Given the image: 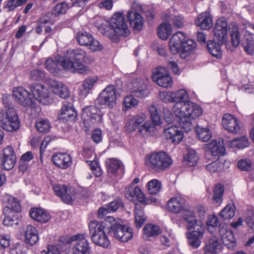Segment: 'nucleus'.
<instances>
[{"mask_svg": "<svg viewBox=\"0 0 254 254\" xmlns=\"http://www.w3.org/2000/svg\"><path fill=\"white\" fill-rule=\"evenodd\" d=\"M173 112L178 123L186 131L193 128L192 121L201 116L203 114L202 108L189 99L188 92L184 89L178 90L173 93Z\"/></svg>", "mask_w": 254, "mask_h": 254, "instance_id": "f257e3e1", "label": "nucleus"}, {"mask_svg": "<svg viewBox=\"0 0 254 254\" xmlns=\"http://www.w3.org/2000/svg\"><path fill=\"white\" fill-rule=\"evenodd\" d=\"M86 56V53L80 49L69 50L64 57L58 56L54 58L48 59L45 62L47 70L53 74H57L61 65L64 70L72 73L77 72L85 74L90 69L82 63Z\"/></svg>", "mask_w": 254, "mask_h": 254, "instance_id": "f03ea898", "label": "nucleus"}, {"mask_svg": "<svg viewBox=\"0 0 254 254\" xmlns=\"http://www.w3.org/2000/svg\"><path fill=\"white\" fill-rule=\"evenodd\" d=\"M232 45L238 47L241 42L245 51L250 55L254 53V25L250 22L243 24L239 29L236 25H233L230 29Z\"/></svg>", "mask_w": 254, "mask_h": 254, "instance_id": "7ed1b4c3", "label": "nucleus"}, {"mask_svg": "<svg viewBox=\"0 0 254 254\" xmlns=\"http://www.w3.org/2000/svg\"><path fill=\"white\" fill-rule=\"evenodd\" d=\"M184 220L187 223L186 236L189 244L193 248H198L201 244L205 231V226L201 220L196 219V215L192 211L183 214Z\"/></svg>", "mask_w": 254, "mask_h": 254, "instance_id": "20e7f679", "label": "nucleus"}, {"mask_svg": "<svg viewBox=\"0 0 254 254\" xmlns=\"http://www.w3.org/2000/svg\"><path fill=\"white\" fill-rule=\"evenodd\" d=\"M196 44L189 38L183 32H178L173 35L169 41V50L173 54H180L182 58L185 59L195 49Z\"/></svg>", "mask_w": 254, "mask_h": 254, "instance_id": "39448f33", "label": "nucleus"}, {"mask_svg": "<svg viewBox=\"0 0 254 254\" xmlns=\"http://www.w3.org/2000/svg\"><path fill=\"white\" fill-rule=\"evenodd\" d=\"M107 221L110 224L109 234L111 236L122 242H127L132 239V229L127 225H122L121 219L108 216Z\"/></svg>", "mask_w": 254, "mask_h": 254, "instance_id": "423d86ee", "label": "nucleus"}, {"mask_svg": "<svg viewBox=\"0 0 254 254\" xmlns=\"http://www.w3.org/2000/svg\"><path fill=\"white\" fill-rule=\"evenodd\" d=\"M172 163L171 157L164 152L151 154L146 161V165L150 170L159 172L169 168Z\"/></svg>", "mask_w": 254, "mask_h": 254, "instance_id": "0eeeda50", "label": "nucleus"}, {"mask_svg": "<svg viewBox=\"0 0 254 254\" xmlns=\"http://www.w3.org/2000/svg\"><path fill=\"white\" fill-rule=\"evenodd\" d=\"M20 126V121L13 108H5L0 111V127L3 129L9 132L15 131Z\"/></svg>", "mask_w": 254, "mask_h": 254, "instance_id": "6e6552de", "label": "nucleus"}, {"mask_svg": "<svg viewBox=\"0 0 254 254\" xmlns=\"http://www.w3.org/2000/svg\"><path fill=\"white\" fill-rule=\"evenodd\" d=\"M111 30L115 33L114 34H109L105 32L109 37L114 42L118 41L119 36H127L129 31L125 22V17L122 12H116L111 18L109 21Z\"/></svg>", "mask_w": 254, "mask_h": 254, "instance_id": "1a4fd4ad", "label": "nucleus"}, {"mask_svg": "<svg viewBox=\"0 0 254 254\" xmlns=\"http://www.w3.org/2000/svg\"><path fill=\"white\" fill-rule=\"evenodd\" d=\"M148 110L153 124L146 122L139 127L138 132L144 137L156 134L158 132L157 126L161 124L160 116L157 108L154 105H151L148 107Z\"/></svg>", "mask_w": 254, "mask_h": 254, "instance_id": "9d476101", "label": "nucleus"}, {"mask_svg": "<svg viewBox=\"0 0 254 254\" xmlns=\"http://www.w3.org/2000/svg\"><path fill=\"white\" fill-rule=\"evenodd\" d=\"M30 92L33 98V104L36 101L44 105H48L53 102L48 89L42 84H35L31 85Z\"/></svg>", "mask_w": 254, "mask_h": 254, "instance_id": "9b49d317", "label": "nucleus"}, {"mask_svg": "<svg viewBox=\"0 0 254 254\" xmlns=\"http://www.w3.org/2000/svg\"><path fill=\"white\" fill-rule=\"evenodd\" d=\"M74 242L72 247L73 254H90V247L86 236L82 234H77L71 236L69 243Z\"/></svg>", "mask_w": 254, "mask_h": 254, "instance_id": "f8f14e48", "label": "nucleus"}, {"mask_svg": "<svg viewBox=\"0 0 254 254\" xmlns=\"http://www.w3.org/2000/svg\"><path fill=\"white\" fill-rule=\"evenodd\" d=\"M116 94L113 85L107 86L99 95L97 103L101 105L113 108L116 104Z\"/></svg>", "mask_w": 254, "mask_h": 254, "instance_id": "ddd939ff", "label": "nucleus"}, {"mask_svg": "<svg viewBox=\"0 0 254 254\" xmlns=\"http://www.w3.org/2000/svg\"><path fill=\"white\" fill-rule=\"evenodd\" d=\"M153 81L162 87L169 88L173 84V79L165 67L159 66L152 74Z\"/></svg>", "mask_w": 254, "mask_h": 254, "instance_id": "4468645a", "label": "nucleus"}, {"mask_svg": "<svg viewBox=\"0 0 254 254\" xmlns=\"http://www.w3.org/2000/svg\"><path fill=\"white\" fill-rule=\"evenodd\" d=\"M222 125L225 130L233 134L239 133L242 128V122L237 118L230 114L224 115Z\"/></svg>", "mask_w": 254, "mask_h": 254, "instance_id": "2eb2a0df", "label": "nucleus"}, {"mask_svg": "<svg viewBox=\"0 0 254 254\" xmlns=\"http://www.w3.org/2000/svg\"><path fill=\"white\" fill-rule=\"evenodd\" d=\"M15 101L24 107H30L33 105V98L31 93L22 87L15 88L13 90Z\"/></svg>", "mask_w": 254, "mask_h": 254, "instance_id": "dca6fc26", "label": "nucleus"}, {"mask_svg": "<svg viewBox=\"0 0 254 254\" xmlns=\"http://www.w3.org/2000/svg\"><path fill=\"white\" fill-rule=\"evenodd\" d=\"M227 27L226 20L221 18L217 20L213 29L215 38L221 44H226L228 41Z\"/></svg>", "mask_w": 254, "mask_h": 254, "instance_id": "f3484780", "label": "nucleus"}, {"mask_svg": "<svg viewBox=\"0 0 254 254\" xmlns=\"http://www.w3.org/2000/svg\"><path fill=\"white\" fill-rule=\"evenodd\" d=\"M147 79H136L128 85V88L136 97L140 98H145L149 94L147 90Z\"/></svg>", "mask_w": 254, "mask_h": 254, "instance_id": "a211bd4d", "label": "nucleus"}, {"mask_svg": "<svg viewBox=\"0 0 254 254\" xmlns=\"http://www.w3.org/2000/svg\"><path fill=\"white\" fill-rule=\"evenodd\" d=\"M205 156L210 159V156L215 157L220 155L224 156L226 153V149L223 142L220 140H212L205 146Z\"/></svg>", "mask_w": 254, "mask_h": 254, "instance_id": "6ab92c4d", "label": "nucleus"}, {"mask_svg": "<svg viewBox=\"0 0 254 254\" xmlns=\"http://www.w3.org/2000/svg\"><path fill=\"white\" fill-rule=\"evenodd\" d=\"M167 208L171 212L175 214L182 213V215L186 210H188L186 200L181 196H175L170 199L167 202Z\"/></svg>", "mask_w": 254, "mask_h": 254, "instance_id": "aec40b11", "label": "nucleus"}, {"mask_svg": "<svg viewBox=\"0 0 254 254\" xmlns=\"http://www.w3.org/2000/svg\"><path fill=\"white\" fill-rule=\"evenodd\" d=\"M81 117L85 123L95 124L100 122L102 117L99 110L94 106L86 107L82 109Z\"/></svg>", "mask_w": 254, "mask_h": 254, "instance_id": "412c9836", "label": "nucleus"}, {"mask_svg": "<svg viewBox=\"0 0 254 254\" xmlns=\"http://www.w3.org/2000/svg\"><path fill=\"white\" fill-rule=\"evenodd\" d=\"M164 134L167 139L174 144L181 142L184 137L183 131L176 126L166 125L164 127Z\"/></svg>", "mask_w": 254, "mask_h": 254, "instance_id": "4be33fe9", "label": "nucleus"}, {"mask_svg": "<svg viewBox=\"0 0 254 254\" xmlns=\"http://www.w3.org/2000/svg\"><path fill=\"white\" fill-rule=\"evenodd\" d=\"M16 160V155L13 148L7 146L3 150L2 156L0 159V164L2 168L6 170L12 169Z\"/></svg>", "mask_w": 254, "mask_h": 254, "instance_id": "5701e85b", "label": "nucleus"}, {"mask_svg": "<svg viewBox=\"0 0 254 254\" xmlns=\"http://www.w3.org/2000/svg\"><path fill=\"white\" fill-rule=\"evenodd\" d=\"M145 114L140 113L128 118L125 125V129L128 133L134 131L146 120Z\"/></svg>", "mask_w": 254, "mask_h": 254, "instance_id": "b1692460", "label": "nucleus"}, {"mask_svg": "<svg viewBox=\"0 0 254 254\" xmlns=\"http://www.w3.org/2000/svg\"><path fill=\"white\" fill-rule=\"evenodd\" d=\"M53 189L56 194L60 197L65 203H70L75 199L71 190L64 185H55L53 186Z\"/></svg>", "mask_w": 254, "mask_h": 254, "instance_id": "393cba45", "label": "nucleus"}, {"mask_svg": "<svg viewBox=\"0 0 254 254\" xmlns=\"http://www.w3.org/2000/svg\"><path fill=\"white\" fill-rule=\"evenodd\" d=\"M89 229L91 236L106 232L110 229V224L107 221V217L104 222H99L93 220L89 224Z\"/></svg>", "mask_w": 254, "mask_h": 254, "instance_id": "a878e982", "label": "nucleus"}, {"mask_svg": "<svg viewBox=\"0 0 254 254\" xmlns=\"http://www.w3.org/2000/svg\"><path fill=\"white\" fill-rule=\"evenodd\" d=\"M125 196L129 200H133L136 197L138 201L144 204H147L144 195L141 189L138 187L129 186L125 190Z\"/></svg>", "mask_w": 254, "mask_h": 254, "instance_id": "bb28decb", "label": "nucleus"}, {"mask_svg": "<svg viewBox=\"0 0 254 254\" xmlns=\"http://www.w3.org/2000/svg\"><path fill=\"white\" fill-rule=\"evenodd\" d=\"M50 90L55 94L63 98L69 96V91L67 87L58 81L52 80L49 83Z\"/></svg>", "mask_w": 254, "mask_h": 254, "instance_id": "cd10ccee", "label": "nucleus"}, {"mask_svg": "<svg viewBox=\"0 0 254 254\" xmlns=\"http://www.w3.org/2000/svg\"><path fill=\"white\" fill-rule=\"evenodd\" d=\"M52 160L55 165L59 168L65 169L71 164V159L67 153H57L53 155Z\"/></svg>", "mask_w": 254, "mask_h": 254, "instance_id": "c85d7f7f", "label": "nucleus"}, {"mask_svg": "<svg viewBox=\"0 0 254 254\" xmlns=\"http://www.w3.org/2000/svg\"><path fill=\"white\" fill-rule=\"evenodd\" d=\"M76 117V113L71 104H64L58 116L61 122H64L68 121H74Z\"/></svg>", "mask_w": 254, "mask_h": 254, "instance_id": "c756f323", "label": "nucleus"}, {"mask_svg": "<svg viewBox=\"0 0 254 254\" xmlns=\"http://www.w3.org/2000/svg\"><path fill=\"white\" fill-rule=\"evenodd\" d=\"M196 26L202 30H209L213 25L212 18L208 12H202L199 14L195 20Z\"/></svg>", "mask_w": 254, "mask_h": 254, "instance_id": "7c9ffc66", "label": "nucleus"}, {"mask_svg": "<svg viewBox=\"0 0 254 254\" xmlns=\"http://www.w3.org/2000/svg\"><path fill=\"white\" fill-rule=\"evenodd\" d=\"M39 236L36 228L28 225L24 232V242L26 244L33 246L39 241Z\"/></svg>", "mask_w": 254, "mask_h": 254, "instance_id": "2f4dec72", "label": "nucleus"}, {"mask_svg": "<svg viewBox=\"0 0 254 254\" xmlns=\"http://www.w3.org/2000/svg\"><path fill=\"white\" fill-rule=\"evenodd\" d=\"M31 218L41 223H46L51 219L50 214L41 208H33L30 211Z\"/></svg>", "mask_w": 254, "mask_h": 254, "instance_id": "473e14b6", "label": "nucleus"}, {"mask_svg": "<svg viewBox=\"0 0 254 254\" xmlns=\"http://www.w3.org/2000/svg\"><path fill=\"white\" fill-rule=\"evenodd\" d=\"M98 81L97 76H90L86 78L83 82L81 88L79 90V95L81 98L85 97L89 93V91L93 87Z\"/></svg>", "mask_w": 254, "mask_h": 254, "instance_id": "72a5a7b5", "label": "nucleus"}, {"mask_svg": "<svg viewBox=\"0 0 254 254\" xmlns=\"http://www.w3.org/2000/svg\"><path fill=\"white\" fill-rule=\"evenodd\" d=\"M219 235L223 244L229 248L234 247L235 243V238L233 232L227 229V227L223 226L219 228Z\"/></svg>", "mask_w": 254, "mask_h": 254, "instance_id": "f704fd0d", "label": "nucleus"}, {"mask_svg": "<svg viewBox=\"0 0 254 254\" xmlns=\"http://www.w3.org/2000/svg\"><path fill=\"white\" fill-rule=\"evenodd\" d=\"M127 18L130 26L137 30H140L143 25V19L142 16L135 11H129Z\"/></svg>", "mask_w": 254, "mask_h": 254, "instance_id": "c9c22d12", "label": "nucleus"}, {"mask_svg": "<svg viewBox=\"0 0 254 254\" xmlns=\"http://www.w3.org/2000/svg\"><path fill=\"white\" fill-rule=\"evenodd\" d=\"M161 233L160 228L151 224H146L143 228V239L145 240H149L150 238H154L157 236Z\"/></svg>", "mask_w": 254, "mask_h": 254, "instance_id": "e433bc0d", "label": "nucleus"}, {"mask_svg": "<svg viewBox=\"0 0 254 254\" xmlns=\"http://www.w3.org/2000/svg\"><path fill=\"white\" fill-rule=\"evenodd\" d=\"M199 156L196 151L192 149H188L184 157L185 163L189 166H194L197 164Z\"/></svg>", "mask_w": 254, "mask_h": 254, "instance_id": "4c0bfd02", "label": "nucleus"}, {"mask_svg": "<svg viewBox=\"0 0 254 254\" xmlns=\"http://www.w3.org/2000/svg\"><path fill=\"white\" fill-rule=\"evenodd\" d=\"M227 145L230 148L242 149L249 146V141L245 136L236 138L232 140H229Z\"/></svg>", "mask_w": 254, "mask_h": 254, "instance_id": "58836bf2", "label": "nucleus"}, {"mask_svg": "<svg viewBox=\"0 0 254 254\" xmlns=\"http://www.w3.org/2000/svg\"><path fill=\"white\" fill-rule=\"evenodd\" d=\"M91 238L94 244L103 248H108L110 245V242L106 232L91 236Z\"/></svg>", "mask_w": 254, "mask_h": 254, "instance_id": "ea45409f", "label": "nucleus"}, {"mask_svg": "<svg viewBox=\"0 0 254 254\" xmlns=\"http://www.w3.org/2000/svg\"><path fill=\"white\" fill-rule=\"evenodd\" d=\"M107 168L109 174L114 175L118 171L122 170V163L118 160L111 158L107 161Z\"/></svg>", "mask_w": 254, "mask_h": 254, "instance_id": "a19ab883", "label": "nucleus"}, {"mask_svg": "<svg viewBox=\"0 0 254 254\" xmlns=\"http://www.w3.org/2000/svg\"><path fill=\"white\" fill-rule=\"evenodd\" d=\"M3 214L5 216L3 220V224L6 226H12L14 224H17V214L12 211H9L7 208L3 209Z\"/></svg>", "mask_w": 254, "mask_h": 254, "instance_id": "79ce46f5", "label": "nucleus"}, {"mask_svg": "<svg viewBox=\"0 0 254 254\" xmlns=\"http://www.w3.org/2000/svg\"><path fill=\"white\" fill-rule=\"evenodd\" d=\"M138 100L132 95L126 96L123 102L122 110L123 111H127L132 108H135L138 106Z\"/></svg>", "mask_w": 254, "mask_h": 254, "instance_id": "37998d69", "label": "nucleus"}, {"mask_svg": "<svg viewBox=\"0 0 254 254\" xmlns=\"http://www.w3.org/2000/svg\"><path fill=\"white\" fill-rule=\"evenodd\" d=\"M172 33V26L170 24L163 23L158 28V35L162 40H166Z\"/></svg>", "mask_w": 254, "mask_h": 254, "instance_id": "c03bdc74", "label": "nucleus"}, {"mask_svg": "<svg viewBox=\"0 0 254 254\" xmlns=\"http://www.w3.org/2000/svg\"><path fill=\"white\" fill-rule=\"evenodd\" d=\"M207 49L212 56L219 58L222 55V51L219 44L214 41L210 40L208 42Z\"/></svg>", "mask_w": 254, "mask_h": 254, "instance_id": "a18cd8bd", "label": "nucleus"}, {"mask_svg": "<svg viewBox=\"0 0 254 254\" xmlns=\"http://www.w3.org/2000/svg\"><path fill=\"white\" fill-rule=\"evenodd\" d=\"M235 211L236 208L233 204H228L219 213V216L224 220H229L234 216Z\"/></svg>", "mask_w": 254, "mask_h": 254, "instance_id": "49530a36", "label": "nucleus"}, {"mask_svg": "<svg viewBox=\"0 0 254 254\" xmlns=\"http://www.w3.org/2000/svg\"><path fill=\"white\" fill-rule=\"evenodd\" d=\"M7 204L4 208H7L9 211L17 213L21 211V206L18 201L14 197L9 196L7 198Z\"/></svg>", "mask_w": 254, "mask_h": 254, "instance_id": "de8ad7c7", "label": "nucleus"}, {"mask_svg": "<svg viewBox=\"0 0 254 254\" xmlns=\"http://www.w3.org/2000/svg\"><path fill=\"white\" fill-rule=\"evenodd\" d=\"M195 130L198 137L202 141H207L211 137V133L209 128L197 126Z\"/></svg>", "mask_w": 254, "mask_h": 254, "instance_id": "09e8293b", "label": "nucleus"}, {"mask_svg": "<svg viewBox=\"0 0 254 254\" xmlns=\"http://www.w3.org/2000/svg\"><path fill=\"white\" fill-rule=\"evenodd\" d=\"M92 38V36L86 32H79L76 35L77 41L81 46H87Z\"/></svg>", "mask_w": 254, "mask_h": 254, "instance_id": "8fccbe9b", "label": "nucleus"}, {"mask_svg": "<svg viewBox=\"0 0 254 254\" xmlns=\"http://www.w3.org/2000/svg\"><path fill=\"white\" fill-rule=\"evenodd\" d=\"M222 248V245L215 237H212L208 241L205 246V250L218 251Z\"/></svg>", "mask_w": 254, "mask_h": 254, "instance_id": "3c124183", "label": "nucleus"}, {"mask_svg": "<svg viewBox=\"0 0 254 254\" xmlns=\"http://www.w3.org/2000/svg\"><path fill=\"white\" fill-rule=\"evenodd\" d=\"M134 213L136 227L140 228L144 223L146 217L142 210L137 207L134 209Z\"/></svg>", "mask_w": 254, "mask_h": 254, "instance_id": "603ef678", "label": "nucleus"}, {"mask_svg": "<svg viewBox=\"0 0 254 254\" xmlns=\"http://www.w3.org/2000/svg\"><path fill=\"white\" fill-rule=\"evenodd\" d=\"M27 0H7L5 1L3 7L8 11H13L16 7L22 5Z\"/></svg>", "mask_w": 254, "mask_h": 254, "instance_id": "864d4df0", "label": "nucleus"}, {"mask_svg": "<svg viewBox=\"0 0 254 254\" xmlns=\"http://www.w3.org/2000/svg\"><path fill=\"white\" fill-rule=\"evenodd\" d=\"M147 187L149 193L156 194L160 191L161 184L158 180L153 179L148 183Z\"/></svg>", "mask_w": 254, "mask_h": 254, "instance_id": "5fc2aeb1", "label": "nucleus"}, {"mask_svg": "<svg viewBox=\"0 0 254 254\" xmlns=\"http://www.w3.org/2000/svg\"><path fill=\"white\" fill-rule=\"evenodd\" d=\"M188 211H192L196 215V219L199 218V220L202 221L204 219L206 214V209L205 208L201 205H198L196 206L194 209H190L188 208V210H186L183 214L187 213Z\"/></svg>", "mask_w": 254, "mask_h": 254, "instance_id": "6e6d98bb", "label": "nucleus"}, {"mask_svg": "<svg viewBox=\"0 0 254 254\" xmlns=\"http://www.w3.org/2000/svg\"><path fill=\"white\" fill-rule=\"evenodd\" d=\"M224 190L223 186L220 184L215 186L214 190L213 200L219 205L222 202V197L223 195Z\"/></svg>", "mask_w": 254, "mask_h": 254, "instance_id": "4d7b16f0", "label": "nucleus"}, {"mask_svg": "<svg viewBox=\"0 0 254 254\" xmlns=\"http://www.w3.org/2000/svg\"><path fill=\"white\" fill-rule=\"evenodd\" d=\"M50 124L48 120L46 119H40L36 123L37 130L40 132H47L50 129Z\"/></svg>", "mask_w": 254, "mask_h": 254, "instance_id": "13d9d810", "label": "nucleus"}, {"mask_svg": "<svg viewBox=\"0 0 254 254\" xmlns=\"http://www.w3.org/2000/svg\"><path fill=\"white\" fill-rule=\"evenodd\" d=\"M68 8L67 4L65 2H61L57 4L53 10V14L55 16L64 14Z\"/></svg>", "mask_w": 254, "mask_h": 254, "instance_id": "bf43d9fd", "label": "nucleus"}, {"mask_svg": "<svg viewBox=\"0 0 254 254\" xmlns=\"http://www.w3.org/2000/svg\"><path fill=\"white\" fill-rule=\"evenodd\" d=\"M92 52H98L102 50L103 47L96 39L92 38L89 44L86 46Z\"/></svg>", "mask_w": 254, "mask_h": 254, "instance_id": "052dcab7", "label": "nucleus"}, {"mask_svg": "<svg viewBox=\"0 0 254 254\" xmlns=\"http://www.w3.org/2000/svg\"><path fill=\"white\" fill-rule=\"evenodd\" d=\"M87 162H89V165L90 166L93 173L96 177H100L101 176L102 174V170L96 161H87Z\"/></svg>", "mask_w": 254, "mask_h": 254, "instance_id": "680f3d73", "label": "nucleus"}, {"mask_svg": "<svg viewBox=\"0 0 254 254\" xmlns=\"http://www.w3.org/2000/svg\"><path fill=\"white\" fill-rule=\"evenodd\" d=\"M219 224V219L216 215H213L208 216L206 222V227L208 231H210L211 227H217Z\"/></svg>", "mask_w": 254, "mask_h": 254, "instance_id": "e2e57ef3", "label": "nucleus"}, {"mask_svg": "<svg viewBox=\"0 0 254 254\" xmlns=\"http://www.w3.org/2000/svg\"><path fill=\"white\" fill-rule=\"evenodd\" d=\"M30 76L34 80H42L45 78V72L40 69H34L31 71Z\"/></svg>", "mask_w": 254, "mask_h": 254, "instance_id": "0e129e2a", "label": "nucleus"}, {"mask_svg": "<svg viewBox=\"0 0 254 254\" xmlns=\"http://www.w3.org/2000/svg\"><path fill=\"white\" fill-rule=\"evenodd\" d=\"M207 170L211 173L222 171V167L219 165V161L216 160L206 165Z\"/></svg>", "mask_w": 254, "mask_h": 254, "instance_id": "69168bd1", "label": "nucleus"}, {"mask_svg": "<svg viewBox=\"0 0 254 254\" xmlns=\"http://www.w3.org/2000/svg\"><path fill=\"white\" fill-rule=\"evenodd\" d=\"M163 113L164 119L167 123L169 124L172 123L174 122L175 119H176V121L178 122L177 118L174 113L173 112V113H172L169 109H164Z\"/></svg>", "mask_w": 254, "mask_h": 254, "instance_id": "338daca9", "label": "nucleus"}, {"mask_svg": "<svg viewBox=\"0 0 254 254\" xmlns=\"http://www.w3.org/2000/svg\"><path fill=\"white\" fill-rule=\"evenodd\" d=\"M238 167L243 171H248L252 168V162L248 159H242L238 163Z\"/></svg>", "mask_w": 254, "mask_h": 254, "instance_id": "774afa93", "label": "nucleus"}]
</instances>
